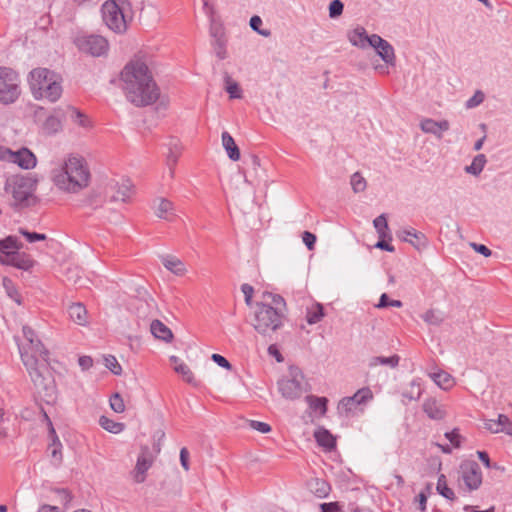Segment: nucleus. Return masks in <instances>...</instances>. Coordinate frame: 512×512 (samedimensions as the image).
I'll return each instance as SVG.
<instances>
[{
	"instance_id": "f257e3e1",
	"label": "nucleus",
	"mask_w": 512,
	"mask_h": 512,
	"mask_svg": "<svg viewBox=\"0 0 512 512\" xmlns=\"http://www.w3.org/2000/svg\"><path fill=\"white\" fill-rule=\"evenodd\" d=\"M122 89L129 102L137 107L151 105L160 96L147 63L136 56L130 60L121 72Z\"/></svg>"
},
{
	"instance_id": "f03ea898",
	"label": "nucleus",
	"mask_w": 512,
	"mask_h": 512,
	"mask_svg": "<svg viewBox=\"0 0 512 512\" xmlns=\"http://www.w3.org/2000/svg\"><path fill=\"white\" fill-rule=\"evenodd\" d=\"M55 186L68 193H77L89 185L90 172L84 158L70 155L59 169L52 172Z\"/></svg>"
},
{
	"instance_id": "7ed1b4c3",
	"label": "nucleus",
	"mask_w": 512,
	"mask_h": 512,
	"mask_svg": "<svg viewBox=\"0 0 512 512\" xmlns=\"http://www.w3.org/2000/svg\"><path fill=\"white\" fill-rule=\"evenodd\" d=\"M61 77L48 68H35L29 73L28 83L35 100L46 99L51 103L62 95Z\"/></svg>"
},
{
	"instance_id": "20e7f679",
	"label": "nucleus",
	"mask_w": 512,
	"mask_h": 512,
	"mask_svg": "<svg viewBox=\"0 0 512 512\" xmlns=\"http://www.w3.org/2000/svg\"><path fill=\"white\" fill-rule=\"evenodd\" d=\"M21 360L26 367L33 383L40 385L43 383V372L49 365V351L44 347L40 340L32 343H22L18 345Z\"/></svg>"
},
{
	"instance_id": "39448f33",
	"label": "nucleus",
	"mask_w": 512,
	"mask_h": 512,
	"mask_svg": "<svg viewBox=\"0 0 512 512\" xmlns=\"http://www.w3.org/2000/svg\"><path fill=\"white\" fill-rule=\"evenodd\" d=\"M284 314L277 312L271 304L257 302L255 304L252 326L261 335L267 336L283 326Z\"/></svg>"
},
{
	"instance_id": "423d86ee",
	"label": "nucleus",
	"mask_w": 512,
	"mask_h": 512,
	"mask_svg": "<svg viewBox=\"0 0 512 512\" xmlns=\"http://www.w3.org/2000/svg\"><path fill=\"white\" fill-rule=\"evenodd\" d=\"M130 8L128 0H109L102 5L103 21L109 29L123 33L127 29L125 12Z\"/></svg>"
},
{
	"instance_id": "0eeeda50",
	"label": "nucleus",
	"mask_w": 512,
	"mask_h": 512,
	"mask_svg": "<svg viewBox=\"0 0 512 512\" xmlns=\"http://www.w3.org/2000/svg\"><path fill=\"white\" fill-rule=\"evenodd\" d=\"M36 186V180L29 176L15 175L7 180L6 191L14 199V204L19 205L32 196Z\"/></svg>"
},
{
	"instance_id": "6e6552de",
	"label": "nucleus",
	"mask_w": 512,
	"mask_h": 512,
	"mask_svg": "<svg viewBox=\"0 0 512 512\" xmlns=\"http://www.w3.org/2000/svg\"><path fill=\"white\" fill-rule=\"evenodd\" d=\"M17 73L8 67H0V102L13 103L20 95Z\"/></svg>"
},
{
	"instance_id": "1a4fd4ad",
	"label": "nucleus",
	"mask_w": 512,
	"mask_h": 512,
	"mask_svg": "<svg viewBox=\"0 0 512 512\" xmlns=\"http://www.w3.org/2000/svg\"><path fill=\"white\" fill-rule=\"evenodd\" d=\"M73 42L80 52L93 57L106 55L109 49L108 41L101 35L80 34L74 38Z\"/></svg>"
},
{
	"instance_id": "9d476101",
	"label": "nucleus",
	"mask_w": 512,
	"mask_h": 512,
	"mask_svg": "<svg viewBox=\"0 0 512 512\" xmlns=\"http://www.w3.org/2000/svg\"><path fill=\"white\" fill-rule=\"evenodd\" d=\"M289 374L290 377L278 381V389L284 398L294 400L305 391L304 375L298 368H291Z\"/></svg>"
},
{
	"instance_id": "9b49d317",
	"label": "nucleus",
	"mask_w": 512,
	"mask_h": 512,
	"mask_svg": "<svg viewBox=\"0 0 512 512\" xmlns=\"http://www.w3.org/2000/svg\"><path fill=\"white\" fill-rule=\"evenodd\" d=\"M461 479L469 491L479 489L482 484L483 476L480 466L475 461H464L460 465Z\"/></svg>"
},
{
	"instance_id": "f8f14e48",
	"label": "nucleus",
	"mask_w": 512,
	"mask_h": 512,
	"mask_svg": "<svg viewBox=\"0 0 512 512\" xmlns=\"http://www.w3.org/2000/svg\"><path fill=\"white\" fill-rule=\"evenodd\" d=\"M386 65L395 66L396 56L393 46L377 34L371 35V46Z\"/></svg>"
},
{
	"instance_id": "ddd939ff",
	"label": "nucleus",
	"mask_w": 512,
	"mask_h": 512,
	"mask_svg": "<svg viewBox=\"0 0 512 512\" xmlns=\"http://www.w3.org/2000/svg\"><path fill=\"white\" fill-rule=\"evenodd\" d=\"M153 464V457L151 456L150 449L145 446L141 448V452L137 457L136 466L134 469L133 477L136 483H143L146 479V473Z\"/></svg>"
},
{
	"instance_id": "4468645a",
	"label": "nucleus",
	"mask_w": 512,
	"mask_h": 512,
	"mask_svg": "<svg viewBox=\"0 0 512 512\" xmlns=\"http://www.w3.org/2000/svg\"><path fill=\"white\" fill-rule=\"evenodd\" d=\"M397 237L400 240L411 244L418 251H421L428 245V239L425 234L412 227L400 229L397 232Z\"/></svg>"
},
{
	"instance_id": "2eb2a0df",
	"label": "nucleus",
	"mask_w": 512,
	"mask_h": 512,
	"mask_svg": "<svg viewBox=\"0 0 512 512\" xmlns=\"http://www.w3.org/2000/svg\"><path fill=\"white\" fill-rule=\"evenodd\" d=\"M35 263L30 254L21 250L14 251L7 260H1L2 265L12 266L23 271L31 270Z\"/></svg>"
},
{
	"instance_id": "dca6fc26",
	"label": "nucleus",
	"mask_w": 512,
	"mask_h": 512,
	"mask_svg": "<svg viewBox=\"0 0 512 512\" xmlns=\"http://www.w3.org/2000/svg\"><path fill=\"white\" fill-rule=\"evenodd\" d=\"M12 161L26 170L34 168L37 163L36 156L25 147L12 153Z\"/></svg>"
},
{
	"instance_id": "f3484780",
	"label": "nucleus",
	"mask_w": 512,
	"mask_h": 512,
	"mask_svg": "<svg viewBox=\"0 0 512 512\" xmlns=\"http://www.w3.org/2000/svg\"><path fill=\"white\" fill-rule=\"evenodd\" d=\"M449 122L447 120L435 121L427 118L420 122V128L425 133L435 135L438 139L442 138V133L449 130Z\"/></svg>"
},
{
	"instance_id": "a211bd4d",
	"label": "nucleus",
	"mask_w": 512,
	"mask_h": 512,
	"mask_svg": "<svg viewBox=\"0 0 512 512\" xmlns=\"http://www.w3.org/2000/svg\"><path fill=\"white\" fill-rule=\"evenodd\" d=\"M349 42L358 48L365 49L371 46V35H368L365 28L358 26L347 34Z\"/></svg>"
},
{
	"instance_id": "6ab92c4d",
	"label": "nucleus",
	"mask_w": 512,
	"mask_h": 512,
	"mask_svg": "<svg viewBox=\"0 0 512 512\" xmlns=\"http://www.w3.org/2000/svg\"><path fill=\"white\" fill-rule=\"evenodd\" d=\"M423 411L432 420H442L446 416L444 406L434 398H428L423 402Z\"/></svg>"
},
{
	"instance_id": "aec40b11",
	"label": "nucleus",
	"mask_w": 512,
	"mask_h": 512,
	"mask_svg": "<svg viewBox=\"0 0 512 512\" xmlns=\"http://www.w3.org/2000/svg\"><path fill=\"white\" fill-rule=\"evenodd\" d=\"M314 438L319 446L328 451H331L336 447L335 437L324 427H319L315 430Z\"/></svg>"
},
{
	"instance_id": "412c9836",
	"label": "nucleus",
	"mask_w": 512,
	"mask_h": 512,
	"mask_svg": "<svg viewBox=\"0 0 512 512\" xmlns=\"http://www.w3.org/2000/svg\"><path fill=\"white\" fill-rule=\"evenodd\" d=\"M221 140L229 159L238 161L240 159V150L230 133L227 131L222 132Z\"/></svg>"
},
{
	"instance_id": "4be33fe9",
	"label": "nucleus",
	"mask_w": 512,
	"mask_h": 512,
	"mask_svg": "<svg viewBox=\"0 0 512 512\" xmlns=\"http://www.w3.org/2000/svg\"><path fill=\"white\" fill-rule=\"evenodd\" d=\"M150 331L155 338L170 342L173 338V333L165 324L160 320H153L150 325Z\"/></svg>"
},
{
	"instance_id": "5701e85b",
	"label": "nucleus",
	"mask_w": 512,
	"mask_h": 512,
	"mask_svg": "<svg viewBox=\"0 0 512 512\" xmlns=\"http://www.w3.org/2000/svg\"><path fill=\"white\" fill-rule=\"evenodd\" d=\"M68 315L72 321L79 325L87 323V310L82 303H72L68 307Z\"/></svg>"
},
{
	"instance_id": "b1692460",
	"label": "nucleus",
	"mask_w": 512,
	"mask_h": 512,
	"mask_svg": "<svg viewBox=\"0 0 512 512\" xmlns=\"http://www.w3.org/2000/svg\"><path fill=\"white\" fill-rule=\"evenodd\" d=\"M162 264L164 267L177 276H182L186 272L184 263L174 256H163Z\"/></svg>"
},
{
	"instance_id": "393cba45",
	"label": "nucleus",
	"mask_w": 512,
	"mask_h": 512,
	"mask_svg": "<svg viewBox=\"0 0 512 512\" xmlns=\"http://www.w3.org/2000/svg\"><path fill=\"white\" fill-rule=\"evenodd\" d=\"M305 400L312 411L318 412L321 416H324L326 414L328 403V399L326 397L307 395L305 397Z\"/></svg>"
},
{
	"instance_id": "a878e982",
	"label": "nucleus",
	"mask_w": 512,
	"mask_h": 512,
	"mask_svg": "<svg viewBox=\"0 0 512 512\" xmlns=\"http://www.w3.org/2000/svg\"><path fill=\"white\" fill-rule=\"evenodd\" d=\"M324 307L320 303H315L307 308L306 321L310 325L317 324L324 317Z\"/></svg>"
},
{
	"instance_id": "bb28decb",
	"label": "nucleus",
	"mask_w": 512,
	"mask_h": 512,
	"mask_svg": "<svg viewBox=\"0 0 512 512\" xmlns=\"http://www.w3.org/2000/svg\"><path fill=\"white\" fill-rule=\"evenodd\" d=\"M167 165L171 169L176 163L181 154V147L179 140L171 138L168 143Z\"/></svg>"
},
{
	"instance_id": "cd10ccee",
	"label": "nucleus",
	"mask_w": 512,
	"mask_h": 512,
	"mask_svg": "<svg viewBox=\"0 0 512 512\" xmlns=\"http://www.w3.org/2000/svg\"><path fill=\"white\" fill-rule=\"evenodd\" d=\"M351 401L358 406V405H364L371 401L374 397L372 390L369 387H363L361 389H358L352 396H349ZM347 402H350V400H347Z\"/></svg>"
},
{
	"instance_id": "c85d7f7f",
	"label": "nucleus",
	"mask_w": 512,
	"mask_h": 512,
	"mask_svg": "<svg viewBox=\"0 0 512 512\" xmlns=\"http://www.w3.org/2000/svg\"><path fill=\"white\" fill-rule=\"evenodd\" d=\"M486 163V156L484 154H478L473 158L471 164L465 167V172L478 176L483 171Z\"/></svg>"
},
{
	"instance_id": "c756f323",
	"label": "nucleus",
	"mask_w": 512,
	"mask_h": 512,
	"mask_svg": "<svg viewBox=\"0 0 512 512\" xmlns=\"http://www.w3.org/2000/svg\"><path fill=\"white\" fill-rule=\"evenodd\" d=\"M99 425L106 431L113 433V434H119L125 429V424L121 422H115L114 420L106 417L101 416L99 418Z\"/></svg>"
},
{
	"instance_id": "7c9ffc66",
	"label": "nucleus",
	"mask_w": 512,
	"mask_h": 512,
	"mask_svg": "<svg viewBox=\"0 0 512 512\" xmlns=\"http://www.w3.org/2000/svg\"><path fill=\"white\" fill-rule=\"evenodd\" d=\"M310 489L318 498H325L331 490L330 485L323 479H315L310 483Z\"/></svg>"
},
{
	"instance_id": "2f4dec72",
	"label": "nucleus",
	"mask_w": 512,
	"mask_h": 512,
	"mask_svg": "<svg viewBox=\"0 0 512 512\" xmlns=\"http://www.w3.org/2000/svg\"><path fill=\"white\" fill-rule=\"evenodd\" d=\"M42 128L46 134H56L62 129V121L57 115H50L44 121Z\"/></svg>"
},
{
	"instance_id": "473e14b6",
	"label": "nucleus",
	"mask_w": 512,
	"mask_h": 512,
	"mask_svg": "<svg viewBox=\"0 0 512 512\" xmlns=\"http://www.w3.org/2000/svg\"><path fill=\"white\" fill-rule=\"evenodd\" d=\"M436 490L442 497H444L447 500L453 501L456 499L453 489H451L447 485L446 476L444 474H441L438 477Z\"/></svg>"
},
{
	"instance_id": "72a5a7b5",
	"label": "nucleus",
	"mask_w": 512,
	"mask_h": 512,
	"mask_svg": "<svg viewBox=\"0 0 512 512\" xmlns=\"http://www.w3.org/2000/svg\"><path fill=\"white\" fill-rule=\"evenodd\" d=\"M431 378L440 388L444 390L451 388L454 384L452 376L444 371L431 374Z\"/></svg>"
},
{
	"instance_id": "f704fd0d",
	"label": "nucleus",
	"mask_w": 512,
	"mask_h": 512,
	"mask_svg": "<svg viewBox=\"0 0 512 512\" xmlns=\"http://www.w3.org/2000/svg\"><path fill=\"white\" fill-rule=\"evenodd\" d=\"M225 90L229 94L231 99H240L242 97V91L239 84L234 81L228 73L224 75Z\"/></svg>"
},
{
	"instance_id": "c9c22d12",
	"label": "nucleus",
	"mask_w": 512,
	"mask_h": 512,
	"mask_svg": "<svg viewBox=\"0 0 512 512\" xmlns=\"http://www.w3.org/2000/svg\"><path fill=\"white\" fill-rule=\"evenodd\" d=\"M400 357L398 355H393L390 357L377 356L370 359L369 366H377V365H386L391 368H395L399 364Z\"/></svg>"
},
{
	"instance_id": "e433bc0d",
	"label": "nucleus",
	"mask_w": 512,
	"mask_h": 512,
	"mask_svg": "<svg viewBox=\"0 0 512 512\" xmlns=\"http://www.w3.org/2000/svg\"><path fill=\"white\" fill-rule=\"evenodd\" d=\"M68 111H69V117L73 123H75L83 128H87L90 126V120L80 110H78L75 107H69Z\"/></svg>"
},
{
	"instance_id": "4c0bfd02",
	"label": "nucleus",
	"mask_w": 512,
	"mask_h": 512,
	"mask_svg": "<svg viewBox=\"0 0 512 512\" xmlns=\"http://www.w3.org/2000/svg\"><path fill=\"white\" fill-rule=\"evenodd\" d=\"M173 204L167 199H159L158 205L156 206L155 213L157 217L162 219H169L172 214Z\"/></svg>"
},
{
	"instance_id": "58836bf2",
	"label": "nucleus",
	"mask_w": 512,
	"mask_h": 512,
	"mask_svg": "<svg viewBox=\"0 0 512 512\" xmlns=\"http://www.w3.org/2000/svg\"><path fill=\"white\" fill-rule=\"evenodd\" d=\"M265 298L267 301H269L266 302L265 304H271L273 309H275L277 312H282L284 314L286 303L281 295L268 293L267 295H265Z\"/></svg>"
},
{
	"instance_id": "ea45409f",
	"label": "nucleus",
	"mask_w": 512,
	"mask_h": 512,
	"mask_svg": "<svg viewBox=\"0 0 512 512\" xmlns=\"http://www.w3.org/2000/svg\"><path fill=\"white\" fill-rule=\"evenodd\" d=\"M210 18V29L209 33L213 40L225 38L224 28L221 23L217 22L213 14H207Z\"/></svg>"
},
{
	"instance_id": "a19ab883",
	"label": "nucleus",
	"mask_w": 512,
	"mask_h": 512,
	"mask_svg": "<svg viewBox=\"0 0 512 512\" xmlns=\"http://www.w3.org/2000/svg\"><path fill=\"white\" fill-rule=\"evenodd\" d=\"M350 184L355 193L363 192L367 186L365 178L359 172L351 176Z\"/></svg>"
},
{
	"instance_id": "79ce46f5",
	"label": "nucleus",
	"mask_w": 512,
	"mask_h": 512,
	"mask_svg": "<svg viewBox=\"0 0 512 512\" xmlns=\"http://www.w3.org/2000/svg\"><path fill=\"white\" fill-rule=\"evenodd\" d=\"M132 184L130 180H125L119 187L117 194L114 196L116 200L125 202L131 196Z\"/></svg>"
},
{
	"instance_id": "37998d69",
	"label": "nucleus",
	"mask_w": 512,
	"mask_h": 512,
	"mask_svg": "<svg viewBox=\"0 0 512 512\" xmlns=\"http://www.w3.org/2000/svg\"><path fill=\"white\" fill-rule=\"evenodd\" d=\"M105 367L109 369L114 375H121L122 367L118 360L113 355H107L104 357Z\"/></svg>"
},
{
	"instance_id": "c03bdc74",
	"label": "nucleus",
	"mask_w": 512,
	"mask_h": 512,
	"mask_svg": "<svg viewBox=\"0 0 512 512\" xmlns=\"http://www.w3.org/2000/svg\"><path fill=\"white\" fill-rule=\"evenodd\" d=\"M249 25L251 29L258 33L259 35H262L264 37H268L271 35L270 30L260 29V26L262 25V19L258 15H254L250 18Z\"/></svg>"
},
{
	"instance_id": "a18cd8bd",
	"label": "nucleus",
	"mask_w": 512,
	"mask_h": 512,
	"mask_svg": "<svg viewBox=\"0 0 512 512\" xmlns=\"http://www.w3.org/2000/svg\"><path fill=\"white\" fill-rule=\"evenodd\" d=\"M373 225L380 237H385L388 230L387 219L384 214L379 215L373 220Z\"/></svg>"
},
{
	"instance_id": "49530a36",
	"label": "nucleus",
	"mask_w": 512,
	"mask_h": 512,
	"mask_svg": "<svg viewBox=\"0 0 512 512\" xmlns=\"http://www.w3.org/2000/svg\"><path fill=\"white\" fill-rule=\"evenodd\" d=\"M212 46L214 48L215 54L220 60H224L227 57V50H226V39H218L213 40Z\"/></svg>"
},
{
	"instance_id": "de8ad7c7",
	"label": "nucleus",
	"mask_w": 512,
	"mask_h": 512,
	"mask_svg": "<svg viewBox=\"0 0 512 512\" xmlns=\"http://www.w3.org/2000/svg\"><path fill=\"white\" fill-rule=\"evenodd\" d=\"M422 318L426 323H428L430 325H435V326H438L443 322V317L438 312H436L432 309L427 310L423 314Z\"/></svg>"
},
{
	"instance_id": "09e8293b",
	"label": "nucleus",
	"mask_w": 512,
	"mask_h": 512,
	"mask_svg": "<svg viewBox=\"0 0 512 512\" xmlns=\"http://www.w3.org/2000/svg\"><path fill=\"white\" fill-rule=\"evenodd\" d=\"M110 407L116 413H122L125 411V404L123 398L119 393H114L110 399Z\"/></svg>"
},
{
	"instance_id": "8fccbe9b",
	"label": "nucleus",
	"mask_w": 512,
	"mask_h": 512,
	"mask_svg": "<svg viewBox=\"0 0 512 512\" xmlns=\"http://www.w3.org/2000/svg\"><path fill=\"white\" fill-rule=\"evenodd\" d=\"M19 233L23 235L29 243L46 240L47 236L43 233L30 232L24 228L19 229Z\"/></svg>"
},
{
	"instance_id": "3c124183",
	"label": "nucleus",
	"mask_w": 512,
	"mask_h": 512,
	"mask_svg": "<svg viewBox=\"0 0 512 512\" xmlns=\"http://www.w3.org/2000/svg\"><path fill=\"white\" fill-rule=\"evenodd\" d=\"M3 285L7 291L8 296L18 304H21L19 293L17 289L14 287L13 282L8 278H4Z\"/></svg>"
},
{
	"instance_id": "603ef678",
	"label": "nucleus",
	"mask_w": 512,
	"mask_h": 512,
	"mask_svg": "<svg viewBox=\"0 0 512 512\" xmlns=\"http://www.w3.org/2000/svg\"><path fill=\"white\" fill-rule=\"evenodd\" d=\"M175 371L181 374L186 382L193 383L194 375L185 363H180L179 365L175 366Z\"/></svg>"
},
{
	"instance_id": "864d4df0",
	"label": "nucleus",
	"mask_w": 512,
	"mask_h": 512,
	"mask_svg": "<svg viewBox=\"0 0 512 512\" xmlns=\"http://www.w3.org/2000/svg\"><path fill=\"white\" fill-rule=\"evenodd\" d=\"M344 4L340 0H332L329 4L330 18H337L343 13Z\"/></svg>"
},
{
	"instance_id": "5fc2aeb1",
	"label": "nucleus",
	"mask_w": 512,
	"mask_h": 512,
	"mask_svg": "<svg viewBox=\"0 0 512 512\" xmlns=\"http://www.w3.org/2000/svg\"><path fill=\"white\" fill-rule=\"evenodd\" d=\"M498 420L500 428H503L501 432L509 436H512V421L510 420V418L505 414H499Z\"/></svg>"
},
{
	"instance_id": "6e6d98bb",
	"label": "nucleus",
	"mask_w": 512,
	"mask_h": 512,
	"mask_svg": "<svg viewBox=\"0 0 512 512\" xmlns=\"http://www.w3.org/2000/svg\"><path fill=\"white\" fill-rule=\"evenodd\" d=\"M248 426L251 429H254L263 434L269 433L271 431V426L269 424L257 420H249Z\"/></svg>"
},
{
	"instance_id": "4d7b16f0",
	"label": "nucleus",
	"mask_w": 512,
	"mask_h": 512,
	"mask_svg": "<svg viewBox=\"0 0 512 512\" xmlns=\"http://www.w3.org/2000/svg\"><path fill=\"white\" fill-rule=\"evenodd\" d=\"M485 99V95L482 91L477 90L474 95L469 98L466 102L467 108H474L480 105Z\"/></svg>"
},
{
	"instance_id": "13d9d810",
	"label": "nucleus",
	"mask_w": 512,
	"mask_h": 512,
	"mask_svg": "<svg viewBox=\"0 0 512 512\" xmlns=\"http://www.w3.org/2000/svg\"><path fill=\"white\" fill-rule=\"evenodd\" d=\"M347 400H351L350 397L342 398L339 402L338 409L344 412L346 415H349L353 412L356 405L353 403V401L347 402Z\"/></svg>"
},
{
	"instance_id": "bf43d9fd",
	"label": "nucleus",
	"mask_w": 512,
	"mask_h": 512,
	"mask_svg": "<svg viewBox=\"0 0 512 512\" xmlns=\"http://www.w3.org/2000/svg\"><path fill=\"white\" fill-rule=\"evenodd\" d=\"M445 438L449 440V442L451 443V445L455 448H459L461 446V436L460 434L458 433V430L457 429H454L450 432H446L445 433Z\"/></svg>"
},
{
	"instance_id": "052dcab7",
	"label": "nucleus",
	"mask_w": 512,
	"mask_h": 512,
	"mask_svg": "<svg viewBox=\"0 0 512 512\" xmlns=\"http://www.w3.org/2000/svg\"><path fill=\"white\" fill-rule=\"evenodd\" d=\"M484 428L494 434L501 433V431L503 430V428H500L498 418L496 420H494V419L485 420Z\"/></svg>"
},
{
	"instance_id": "680f3d73",
	"label": "nucleus",
	"mask_w": 512,
	"mask_h": 512,
	"mask_svg": "<svg viewBox=\"0 0 512 512\" xmlns=\"http://www.w3.org/2000/svg\"><path fill=\"white\" fill-rule=\"evenodd\" d=\"M316 239H317L316 236L309 231H304L302 234V240H303L304 244L306 245V247L308 248V250L314 249Z\"/></svg>"
},
{
	"instance_id": "e2e57ef3",
	"label": "nucleus",
	"mask_w": 512,
	"mask_h": 512,
	"mask_svg": "<svg viewBox=\"0 0 512 512\" xmlns=\"http://www.w3.org/2000/svg\"><path fill=\"white\" fill-rule=\"evenodd\" d=\"M211 359L213 362H215L218 366L222 368H225L227 370H230L232 368L230 362L220 354H212Z\"/></svg>"
},
{
	"instance_id": "0e129e2a",
	"label": "nucleus",
	"mask_w": 512,
	"mask_h": 512,
	"mask_svg": "<svg viewBox=\"0 0 512 512\" xmlns=\"http://www.w3.org/2000/svg\"><path fill=\"white\" fill-rule=\"evenodd\" d=\"M23 335L25 338V343H32L36 340H39L35 331L28 326L23 327Z\"/></svg>"
},
{
	"instance_id": "69168bd1",
	"label": "nucleus",
	"mask_w": 512,
	"mask_h": 512,
	"mask_svg": "<svg viewBox=\"0 0 512 512\" xmlns=\"http://www.w3.org/2000/svg\"><path fill=\"white\" fill-rule=\"evenodd\" d=\"M55 492L58 494L60 502L65 506L72 500L70 492L66 489H57Z\"/></svg>"
},
{
	"instance_id": "338daca9",
	"label": "nucleus",
	"mask_w": 512,
	"mask_h": 512,
	"mask_svg": "<svg viewBox=\"0 0 512 512\" xmlns=\"http://www.w3.org/2000/svg\"><path fill=\"white\" fill-rule=\"evenodd\" d=\"M320 508L321 512H341L337 502L322 503Z\"/></svg>"
},
{
	"instance_id": "774afa93",
	"label": "nucleus",
	"mask_w": 512,
	"mask_h": 512,
	"mask_svg": "<svg viewBox=\"0 0 512 512\" xmlns=\"http://www.w3.org/2000/svg\"><path fill=\"white\" fill-rule=\"evenodd\" d=\"M471 246L476 252L485 257H489L492 254V251L483 244L472 243Z\"/></svg>"
}]
</instances>
